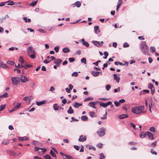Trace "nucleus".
<instances>
[{
	"label": "nucleus",
	"instance_id": "6",
	"mask_svg": "<svg viewBox=\"0 0 159 159\" xmlns=\"http://www.w3.org/2000/svg\"><path fill=\"white\" fill-rule=\"evenodd\" d=\"M92 43L97 47H100L102 46L103 42L102 41L100 42L97 41H93Z\"/></svg>",
	"mask_w": 159,
	"mask_h": 159
},
{
	"label": "nucleus",
	"instance_id": "1",
	"mask_svg": "<svg viewBox=\"0 0 159 159\" xmlns=\"http://www.w3.org/2000/svg\"><path fill=\"white\" fill-rule=\"evenodd\" d=\"M144 107L143 106H139L132 107L131 109V111L132 112L137 115L144 113L146 112V111L144 110Z\"/></svg>",
	"mask_w": 159,
	"mask_h": 159
},
{
	"label": "nucleus",
	"instance_id": "62",
	"mask_svg": "<svg viewBox=\"0 0 159 159\" xmlns=\"http://www.w3.org/2000/svg\"><path fill=\"white\" fill-rule=\"evenodd\" d=\"M120 90V88L119 87H118L117 88L115 89H114V92L115 93H116Z\"/></svg>",
	"mask_w": 159,
	"mask_h": 159
},
{
	"label": "nucleus",
	"instance_id": "22",
	"mask_svg": "<svg viewBox=\"0 0 159 159\" xmlns=\"http://www.w3.org/2000/svg\"><path fill=\"white\" fill-rule=\"evenodd\" d=\"M82 105V104L79 103L77 102H75V105H74V107L75 108H77L80 106H81Z\"/></svg>",
	"mask_w": 159,
	"mask_h": 159
},
{
	"label": "nucleus",
	"instance_id": "18",
	"mask_svg": "<svg viewBox=\"0 0 159 159\" xmlns=\"http://www.w3.org/2000/svg\"><path fill=\"white\" fill-rule=\"evenodd\" d=\"M128 116L125 114L120 115L118 116V117L120 119H123L128 117Z\"/></svg>",
	"mask_w": 159,
	"mask_h": 159
},
{
	"label": "nucleus",
	"instance_id": "43",
	"mask_svg": "<svg viewBox=\"0 0 159 159\" xmlns=\"http://www.w3.org/2000/svg\"><path fill=\"white\" fill-rule=\"evenodd\" d=\"M100 159H103V158H105V156L102 153H101L100 155Z\"/></svg>",
	"mask_w": 159,
	"mask_h": 159
},
{
	"label": "nucleus",
	"instance_id": "61",
	"mask_svg": "<svg viewBox=\"0 0 159 159\" xmlns=\"http://www.w3.org/2000/svg\"><path fill=\"white\" fill-rule=\"evenodd\" d=\"M74 148L77 150H79L80 148V147L78 146L74 145Z\"/></svg>",
	"mask_w": 159,
	"mask_h": 159
},
{
	"label": "nucleus",
	"instance_id": "41",
	"mask_svg": "<svg viewBox=\"0 0 159 159\" xmlns=\"http://www.w3.org/2000/svg\"><path fill=\"white\" fill-rule=\"evenodd\" d=\"M71 75L73 76H74L75 77H77L78 75V72H73L72 74Z\"/></svg>",
	"mask_w": 159,
	"mask_h": 159
},
{
	"label": "nucleus",
	"instance_id": "35",
	"mask_svg": "<svg viewBox=\"0 0 159 159\" xmlns=\"http://www.w3.org/2000/svg\"><path fill=\"white\" fill-rule=\"evenodd\" d=\"M19 61L22 64H23L24 62V61L21 57H20L19 59Z\"/></svg>",
	"mask_w": 159,
	"mask_h": 159
},
{
	"label": "nucleus",
	"instance_id": "58",
	"mask_svg": "<svg viewBox=\"0 0 159 159\" xmlns=\"http://www.w3.org/2000/svg\"><path fill=\"white\" fill-rule=\"evenodd\" d=\"M7 63L11 65H13L14 64V62L11 61H7Z\"/></svg>",
	"mask_w": 159,
	"mask_h": 159
},
{
	"label": "nucleus",
	"instance_id": "37",
	"mask_svg": "<svg viewBox=\"0 0 159 159\" xmlns=\"http://www.w3.org/2000/svg\"><path fill=\"white\" fill-rule=\"evenodd\" d=\"M6 105H2L0 106V111L3 110L5 107Z\"/></svg>",
	"mask_w": 159,
	"mask_h": 159
},
{
	"label": "nucleus",
	"instance_id": "60",
	"mask_svg": "<svg viewBox=\"0 0 159 159\" xmlns=\"http://www.w3.org/2000/svg\"><path fill=\"white\" fill-rule=\"evenodd\" d=\"M130 125L131 126H132L133 127V128L135 130L136 129V126L133 123H131L130 124Z\"/></svg>",
	"mask_w": 159,
	"mask_h": 159
},
{
	"label": "nucleus",
	"instance_id": "14",
	"mask_svg": "<svg viewBox=\"0 0 159 159\" xmlns=\"http://www.w3.org/2000/svg\"><path fill=\"white\" fill-rule=\"evenodd\" d=\"M18 140L19 141L27 140H29V138L26 136L23 137H18Z\"/></svg>",
	"mask_w": 159,
	"mask_h": 159
},
{
	"label": "nucleus",
	"instance_id": "54",
	"mask_svg": "<svg viewBox=\"0 0 159 159\" xmlns=\"http://www.w3.org/2000/svg\"><path fill=\"white\" fill-rule=\"evenodd\" d=\"M9 142L6 140H4L2 142V143L4 145H7L8 143Z\"/></svg>",
	"mask_w": 159,
	"mask_h": 159
},
{
	"label": "nucleus",
	"instance_id": "50",
	"mask_svg": "<svg viewBox=\"0 0 159 159\" xmlns=\"http://www.w3.org/2000/svg\"><path fill=\"white\" fill-rule=\"evenodd\" d=\"M32 143L34 145H37L39 143L37 141L33 140L32 142Z\"/></svg>",
	"mask_w": 159,
	"mask_h": 159
},
{
	"label": "nucleus",
	"instance_id": "9",
	"mask_svg": "<svg viewBox=\"0 0 159 159\" xmlns=\"http://www.w3.org/2000/svg\"><path fill=\"white\" fill-rule=\"evenodd\" d=\"M98 102H90L88 104V106L91 107L96 109V107L95 106L97 104Z\"/></svg>",
	"mask_w": 159,
	"mask_h": 159
},
{
	"label": "nucleus",
	"instance_id": "56",
	"mask_svg": "<svg viewBox=\"0 0 159 159\" xmlns=\"http://www.w3.org/2000/svg\"><path fill=\"white\" fill-rule=\"evenodd\" d=\"M151 153L153 154L156 155L157 153L152 149H151Z\"/></svg>",
	"mask_w": 159,
	"mask_h": 159
},
{
	"label": "nucleus",
	"instance_id": "26",
	"mask_svg": "<svg viewBox=\"0 0 159 159\" xmlns=\"http://www.w3.org/2000/svg\"><path fill=\"white\" fill-rule=\"evenodd\" d=\"M122 3V1H120V2H118V4L116 6V11H117L118 10V9L120 8V6L121 5V4Z\"/></svg>",
	"mask_w": 159,
	"mask_h": 159
},
{
	"label": "nucleus",
	"instance_id": "32",
	"mask_svg": "<svg viewBox=\"0 0 159 159\" xmlns=\"http://www.w3.org/2000/svg\"><path fill=\"white\" fill-rule=\"evenodd\" d=\"M81 61L82 63H84L85 64H86V60L85 58H83L81 59Z\"/></svg>",
	"mask_w": 159,
	"mask_h": 159
},
{
	"label": "nucleus",
	"instance_id": "49",
	"mask_svg": "<svg viewBox=\"0 0 159 159\" xmlns=\"http://www.w3.org/2000/svg\"><path fill=\"white\" fill-rule=\"evenodd\" d=\"M107 112L106 111L105 114L103 115V116L101 117V119L102 120H105L107 118V116L106 115Z\"/></svg>",
	"mask_w": 159,
	"mask_h": 159
},
{
	"label": "nucleus",
	"instance_id": "19",
	"mask_svg": "<svg viewBox=\"0 0 159 159\" xmlns=\"http://www.w3.org/2000/svg\"><path fill=\"white\" fill-rule=\"evenodd\" d=\"M46 101L45 100H43L40 102H36V104L38 106H40L46 103Z\"/></svg>",
	"mask_w": 159,
	"mask_h": 159
},
{
	"label": "nucleus",
	"instance_id": "55",
	"mask_svg": "<svg viewBox=\"0 0 159 159\" xmlns=\"http://www.w3.org/2000/svg\"><path fill=\"white\" fill-rule=\"evenodd\" d=\"M54 50L56 52H57L59 51V47L58 46H56L54 48Z\"/></svg>",
	"mask_w": 159,
	"mask_h": 159
},
{
	"label": "nucleus",
	"instance_id": "28",
	"mask_svg": "<svg viewBox=\"0 0 159 159\" xmlns=\"http://www.w3.org/2000/svg\"><path fill=\"white\" fill-rule=\"evenodd\" d=\"M74 4L77 7H79L81 6V3L79 1L76 2Z\"/></svg>",
	"mask_w": 159,
	"mask_h": 159
},
{
	"label": "nucleus",
	"instance_id": "31",
	"mask_svg": "<svg viewBox=\"0 0 159 159\" xmlns=\"http://www.w3.org/2000/svg\"><path fill=\"white\" fill-rule=\"evenodd\" d=\"M89 114L90 116L91 117H93L94 116H95V113L94 112H92V111H90L89 112Z\"/></svg>",
	"mask_w": 159,
	"mask_h": 159
},
{
	"label": "nucleus",
	"instance_id": "8",
	"mask_svg": "<svg viewBox=\"0 0 159 159\" xmlns=\"http://www.w3.org/2000/svg\"><path fill=\"white\" fill-rule=\"evenodd\" d=\"M91 73L93 76L95 77H97L100 74H101V75L102 74L101 72L95 71H92Z\"/></svg>",
	"mask_w": 159,
	"mask_h": 159
},
{
	"label": "nucleus",
	"instance_id": "3",
	"mask_svg": "<svg viewBox=\"0 0 159 159\" xmlns=\"http://www.w3.org/2000/svg\"><path fill=\"white\" fill-rule=\"evenodd\" d=\"M148 46L145 42H142L141 44L140 49L142 52L144 54H148Z\"/></svg>",
	"mask_w": 159,
	"mask_h": 159
},
{
	"label": "nucleus",
	"instance_id": "23",
	"mask_svg": "<svg viewBox=\"0 0 159 159\" xmlns=\"http://www.w3.org/2000/svg\"><path fill=\"white\" fill-rule=\"evenodd\" d=\"M63 52L65 53L68 52H70V49L67 48H65L62 49Z\"/></svg>",
	"mask_w": 159,
	"mask_h": 159
},
{
	"label": "nucleus",
	"instance_id": "29",
	"mask_svg": "<svg viewBox=\"0 0 159 159\" xmlns=\"http://www.w3.org/2000/svg\"><path fill=\"white\" fill-rule=\"evenodd\" d=\"M114 64L116 65H119L120 66L124 65V64L119 61H115L114 62Z\"/></svg>",
	"mask_w": 159,
	"mask_h": 159
},
{
	"label": "nucleus",
	"instance_id": "5",
	"mask_svg": "<svg viewBox=\"0 0 159 159\" xmlns=\"http://www.w3.org/2000/svg\"><path fill=\"white\" fill-rule=\"evenodd\" d=\"M20 82V78L18 77H14L11 78L12 84L14 85H18Z\"/></svg>",
	"mask_w": 159,
	"mask_h": 159
},
{
	"label": "nucleus",
	"instance_id": "20",
	"mask_svg": "<svg viewBox=\"0 0 159 159\" xmlns=\"http://www.w3.org/2000/svg\"><path fill=\"white\" fill-rule=\"evenodd\" d=\"M94 30L95 32L97 34H98L99 33L100 31L99 29V26H97L94 27Z\"/></svg>",
	"mask_w": 159,
	"mask_h": 159
},
{
	"label": "nucleus",
	"instance_id": "7",
	"mask_svg": "<svg viewBox=\"0 0 159 159\" xmlns=\"http://www.w3.org/2000/svg\"><path fill=\"white\" fill-rule=\"evenodd\" d=\"M20 79L22 82L23 83H25L28 80L27 78L25 76L23 75H21L20 78Z\"/></svg>",
	"mask_w": 159,
	"mask_h": 159
},
{
	"label": "nucleus",
	"instance_id": "42",
	"mask_svg": "<svg viewBox=\"0 0 159 159\" xmlns=\"http://www.w3.org/2000/svg\"><path fill=\"white\" fill-rule=\"evenodd\" d=\"M44 157L46 159H51V157L49 155H46L44 156Z\"/></svg>",
	"mask_w": 159,
	"mask_h": 159
},
{
	"label": "nucleus",
	"instance_id": "12",
	"mask_svg": "<svg viewBox=\"0 0 159 159\" xmlns=\"http://www.w3.org/2000/svg\"><path fill=\"white\" fill-rule=\"evenodd\" d=\"M7 67V65L5 64L3 61H1L0 62V68L5 69Z\"/></svg>",
	"mask_w": 159,
	"mask_h": 159
},
{
	"label": "nucleus",
	"instance_id": "2",
	"mask_svg": "<svg viewBox=\"0 0 159 159\" xmlns=\"http://www.w3.org/2000/svg\"><path fill=\"white\" fill-rule=\"evenodd\" d=\"M27 52L30 58L33 59L35 58L36 56V52L31 47H29L28 48Z\"/></svg>",
	"mask_w": 159,
	"mask_h": 159
},
{
	"label": "nucleus",
	"instance_id": "57",
	"mask_svg": "<svg viewBox=\"0 0 159 159\" xmlns=\"http://www.w3.org/2000/svg\"><path fill=\"white\" fill-rule=\"evenodd\" d=\"M93 98H91V97H89L86 98H85L84 100V101H88L90 100H93Z\"/></svg>",
	"mask_w": 159,
	"mask_h": 159
},
{
	"label": "nucleus",
	"instance_id": "52",
	"mask_svg": "<svg viewBox=\"0 0 159 159\" xmlns=\"http://www.w3.org/2000/svg\"><path fill=\"white\" fill-rule=\"evenodd\" d=\"M69 60L70 62H73L75 60V59L73 57H71L69 58Z\"/></svg>",
	"mask_w": 159,
	"mask_h": 159
},
{
	"label": "nucleus",
	"instance_id": "64",
	"mask_svg": "<svg viewBox=\"0 0 159 159\" xmlns=\"http://www.w3.org/2000/svg\"><path fill=\"white\" fill-rule=\"evenodd\" d=\"M156 144H157V142H156L155 141L152 143L151 146L152 147H154L156 146Z\"/></svg>",
	"mask_w": 159,
	"mask_h": 159
},
{
	"label": "nucleus",
	"instance_id": "44",
	"mask_svg": "<svg viewBox=\"0 0 159 159\" xmlns=\"http://www.w3.org/2000/svg\"><path fill=\"white\" fill-rule=\"evenodd\" d=\"M148 88L151 89H152L153 88H154L153 87L152 84L151 83H150L148 84Z\"/></svg>",
	"mask_w": 159,
	"mask_h": 159
},
{
	"label": "nucleus",
	"instance_id": "39",
	"mask_svg": "<svg viewBox=\"0 0 159 159\" xmlns=\"http://www.w3.org/2000/svg\"><path fill=\"white\" fill-rule=\"evenodd\" d=\"M32 65H24V68L25 69H27L28 68L31 67H32Z\"/></svg>",
	"mask_w": 159,
	"mask_h": 159
},
{
	"label": "nucleus",
	"instance_id": "34",
	"mask_svg": "<svg viewBox=\"0 0 159 159\" xmlns=\"http://www.w3.org/2000/svg\"><path fill=\"white\" fill-rule=\"evenodd\" d=\"M82 44L83 45L87 47H88L89 46V43L88 42H85V41H84V42L82 43Z\"/></svg>",
	"mask_w": 159,
	"mask_h": 159
},
{
	"label": "nucleus",
	"instance_id": "13",
	"mask_svg": "<svg viewBox=\"0 0 159 159\" xmlns=\"http://www.w3.org/2000/svg\"><path fill=\"white\" fill-rule=\"evenodd\" d=\"M86 138H87L86 136H84L83 137V135H81L80 136L78 140L80 142H84L86 140Z\"/></svg>",
	"mask_w": 159,
	"mask_h": 159
},
{
	"label": "nucleus",
	"instance_id": "63",
	"mask_svg": "<svg viewBox=\"0 0 159 159\" xmlns=\"http://www.w3.org/2000/svg\"><path fill=\"white\" fill-rule=\"evenodd\" d=\"M29 97V98H28V101L29 102H30L31 100L34 98V97L32 95L31 96Z\"/></svg>",
	"mask_w": 159,
	"mask_h": 159
},
{
	"label": "nucleus",
	"instance_id": "40",
	"mask_svg": "<svg viewBox=\"0 0 159 159\" xmlns=\"http://www.w3.org/2000/svg\"><path fill=\"white\" fill-rule=\"evenodd\" d=\"M104 53L105 57H103V58L105 59L107 58V57L108 56V53L106 51L104 52Z\"/></svg>",
	"mask_w": 159,
	"mask_h": 159
},
{
	"label": "nucleus",
	"instance_id": "24",
	"mask_svg": "<svg viewBox=\"0 0 159 159\" xmlns=\"http://www.w3.org/2000/svg\"><path fill=\"white\" fill-rule=\"evenodd\" d=\"M59 107L57 106V104H55L53 105V108L55 110H59Z\"/></svg>",
	"mask_w": 159,
	"mask_h": 159
},
{
	"label": "nucleus",
	"instance_id": "21",
	"mask_svg": "<svg viewBox=\"0 0 159 159\" xmlns=\"http://www.w3.org/2000/svg\"><path fill=\"white\" fill-rule=\"evenodd\" d=\"M147 135V133H144V132H141L139 136H140V137L141 138L143 139V138H145L146 136Z\"/></svg>",
	"mask_w": 159,
	"mask_h": 159
},
{
	"label": "nucleus",
	"instance_id": "59",
	"mask_svg": "<svg viewBox=\"0 0 159 159\" xmlns=\"http://www.w3.org/2000/svg\"><path fill=\"white\" fill-rule=\"evenodd\" d=\"M101 61L100 60H98L96 62L93 63V64L95 65L96 66H98V63L101 62Z\"/></svg>",
	"mask_w": 159,
	"mask_h": 159
},
{
	"label": "nucleus",
	"instance_id": "53",
	"mask_svg": "<svg viewBox=\"0 0 159 159\" xmlns=\"http://www.w3.org/2000/svg\"><path fill=\"white\" fill-rule=\"evenodd\" d=\"M67 112L69 114H72V113H73L74 111H73V110H70V109H69L67 111Z\"/></svg>",
	"mask_w": 159,
	"mask_h": 159
},
{
	"label": "nucleus",
	"instance_id": "46",
	"mask_svg": "<svg viewBox=\"0 0 159 159\" xmlns=\"http://www.w3.org/2000/svg\"><path fill=\"white\" fill-rule=\"evenodd\" d=\"M100 106L102 107H104V108L107 107L106 103H102V102H101L100 104Z\"/></svg>",
	"mask_w": 159,
	"mask_h": 159
},
{
	"label": "nucleus",
	"instance_id": "36",
	"mask_svg": "<svg viewBox=\"0 0 159 159\" xmlns=\"http://www.w3.org/2000/svg\"><path fill=\"white\" fill-rule=\"evenodd\" d=\"M50 154L53 157H56V155L55 154L52 150H50Z\"/></svg>",
	"mask_w": 159,
	"mask_h": 159
},
{
	"label": "nucleus",
	"instance_id": "27",
	"mask_svg": "<svg viewBox=\"0 0 159 159\" xmlns=\"http://www.w3.org/2000/svg\"><path fill=\"white\" fill-rule=\"evenodd\" d=\"M81 119L83 121H87L88 119L87 116H81Z\"/></svg>",
	"mask_w": 159,
	"mask_h": 159
},
{
	"label": "nucleus",
	"instance_id": "25",
	"mask_svg": "<svg viewBox=\"0 0 159 159\" xmlns=\"http://www.w3.org/2000/svg\"><path fill=\"white\" fill-rule=\"evenodd\" d=\"M38 2V0H37L36 1L34 2H32L30 3V5L33 7L34 6L36 5V4L37 3V2Z\"/></svg>",
	"mask_w": 159,
	"mask_h": 159
},
{
	"label": "nucleus",
	"instance_id": "15",
	"mask_svg": "<svg viewBox=\"0 0 159 159\" xmlns=\"http://www.w3.org/2000/svg\"><path fill=\"white\" fill-rule=\"evenodd\" d=\"M113 76L114 77V80H116L118 83H119L120 80V76H118L116 74H114Z\"/></svg>",
	"mask_w": 159,
	"mask_h": 159
},
{
	"label": "nucleus",
	"instance_id": "30",
	"mask_svg": "<svg viewBox=\"0 0 159 159\" xmlns=\"http://www.w3.org/2000/svg\"><path fill=\"white\" fill-rule=\"evenodd\" d=\"M23 19L26 23L27 22H30L31 21V20L30 19H27L26 17H24Z\"/></svg>",
	"mask_w": 159,
	"mask_h": 159
},
{
	"label": "nucleus",
	"instance_id": "48",
	"mask_svg": "<svg viewBox=\"0 0 159 159\" xmlns=\"http://www.w3.org/2000/svg\"><path fill=\"white\" fill-rule=\"evenodd\" d=\"M123 46L124 48H127L129 47V45L128 43L127 42H125L124 43Z\"/></svg>",
	"mask_w": 159,
	"mask_h": 159
},
{
	"label": "nucleus",
	"instance_id": "38",
	"mask_svg": "<svg viewBox=\"0 0 159 159\" xmlns=\"http://www.w3.org/2000/svg\"><path fill=\"white\" fill-rule=\"evenodd\" d=\"M114 103L115 104V106L116 107H118L120 105V103L119 102H117L116 101L114 102Z\"/></svg>",
	"mask_w": 159,
	"mask_h": 159
},
{
	"label": "nucleus",
	"instance_id": "33",
	"mask_svg": "<svg viewBox=\"0 0 159 159\" xmlns=\"http://www.w3.org/2000/svg\"><path fill=\"white\" fill-rule=\"evenodd\" d=\"M150 51L152 53L154 52H155L156 50L155 48L154 47H151L150 48Z\"/></svg>",
	"mask_w": 159,
	"mask_h": 159
},
{
	"label": "nucleus",
	"instance_id": "51",
	"mask_svg": "<svg viewBox=\"0 0 159 159\" xmlns=\"http://www.w3.org/2000/svg\"><path fill=\"white\" fill-rule=\"evenodd\" d=\"M111 88V85H107L106 86V89L108 91Z\"/></svg>",
	"mask_w": 159,
	"mask_h": 159
},
{
	"label": "nucleus",
	"instance_id": "10",
	"mask_svg": "<svg viewBox=\"0 0 159 159\" xmlns=\"http://www.w3.org/2000/svg\"><path fill=\"white\" fill-rule=\"evenodd\" d=\"M21 103H17L16 102H14L13 103V105L15 106L14 109L16 110L20 108L21 106Z\"/></svg>",
	"mask_w": 159,
	"mask_h": 159
},
{
	"label": "nucleus",
	"instance_id": "4",
	"mask_svg": "<svg viewBox=\"0 0 159 159\" xmlns=\"http://www.w3.org/2000/svg\"><path fill=\"white\" fill-rule=\"evenodd\" d=\"M105 129L104 127H102L98 129L97 133L99 137H102L105 134Z\"/></svg>",
	"mask_w": 159,
	"mask_h": 159
},
{
	"label": "nucleus",
	"instance_id": "45",
	"mask_svg": "<svg viewBox=\"0 0 159 159\" xmlns=\"http://www.w3.org/2000/svg\"><path fill=\"white\" fill-rule=\"evenodd\" d=\"M97 146L99 148H102V147L103 144L101 143H99L97 145Z\"/></svg>",
	"mask_w": 159,
	"mask_h": 159
},
{
	"label": "nucleus",
	"instance_id": "16",
	"mask_svg": "<svg viewBox=\"0 0 159 159\" xmlns=\"http://www.w3.org/2000/svg\"><path fill=\"white\" fill-rule=\"evenodd\" d=\"M21 4V2H13V1H11L10 2V3H8L7 4V5H8L12 6L14 4H15L16 5H17V4Z\"/></svg>",
	"mask_w": 159,
	"mask_h": 159
},
{
	"label": "nucleus",
	"instance_id": "47",
	"mask_svg": "<svg viewBox=\"0 0 159 159\" xmlns=\"http://www.w3.org/2000/svg\"><path fill=\"white\" fill-rule=\"evenodd\" d=\"M149 130L152 132H155V130L154 127H152L150 128Z\"/></svg>",
	"mask_w": 159,
	"mask_h": 159
},
{
	"label": "nucleus",
	"instance_id": "11",
	"mask_svg": "<svg viewBox=\"0 0 159 159\" xmlns=\"http://www.w3.org/2000/svg\"><path fill=\"white\" fill-rule=\"evenodd\" d=\"M61 62L62 60L60 59H56L55 60L54 62L57 66H59L60 65Z\"/></svg>",
	"mask_w": 159,
	"mask_h": 159
},
{
	"label": "nucleus",
	"instance_id": "17",
	"mask_svg": "<svg viewBox=\"0 0 159 159\" xmlns=\"http://www.w3.org/2000/svg\"><path fill=\"white\" fill-rule=\"evenodd\" d=\"M147 135H148V138L150 140H152L154 139V137L153 134L150 132H147Z\"/></svg>",
	"mask_w": 159,
	"mask_h": 159
}]
</instances>
